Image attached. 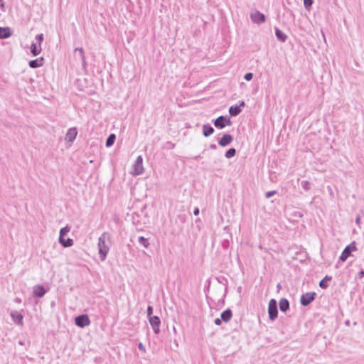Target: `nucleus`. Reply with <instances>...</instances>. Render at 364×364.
Here are the masks:
<instances>
[{
  "label": "nucleus",
  "mask_w": 364,
  "mask_h": 364,
  "mask_svg": "<svg viewBox=\"0 0 364 364\" xmlns=\"http://www.w3.org/2000/svg\"><path fill=\"white\" fill-rule=\"evenodd\" d=\"M110 235L107 232H103L98 239V250L101 261H104L109 250Z\"/></svg>",
  "instance_id": "1"
},
{
  "label": "nucleus",
  "mask_w": 364,
  "mask_h": 364,
  "mask_svg": "<svg viewBox=\"0 0 364 364\" xmlns=\"http://www.w3.org/2000/svg\"><path fill=\"white\" fill-rule=\"evenodd\" d=\"M144 171V168L143 166V159L141 156H139L132 166L130 173L133 176H139L142 174Z\"/></svg>",
  "instance_id": "2"
},
{
  "label": "nucleus",
  "mask_w": 364,
  "mask_h": 364,
  "mask_svg": "<svg viewBox=\"0 0 364 364\" xmlns=\"http://www.w3.org/2000/svg\"><path fill=\"white\" fill-rule=\"evenodd\" d=\"M70 228L67 225L60 230L59 242L65 247H71L73 245V240L70 238L63 240V237L70 232Z\"/></svg>",
  "instance_id": "3"
},
{
  "label": "nucleus",
  "mask_w": 364,
  "mask_h": 364,
  "mask_svg": "<svg viewBox=\"0 0 364 364\" xmlns=\"http://www.w3.org/2000/svg\"><path fill=\"white\" fill-rule=\"evenodd\" d=\"M268 314L269 319L272 321H274L277 317L278 311L277 306V301L274 299H272L269 302Z\"/></svg>",
  "instance_id": "4"
},
{
  "label": "nucleus",
  "mask_w": 364,
  "mask_h": 364,
  "mask_svg": "<svg viewBox=\"0 0 364 364\" xmlns=\"http://www.w3.org/2000/svg\"><path fill=\"white\" fill-rule=\"evenodd\" d=\"M75 324L81 328L89 326L90 324V321L87 315L83 314L79 316H77L75 319Z\"/></svg>",
  "instance_id": "5"
},
{
  "label": "nucleus",
  "mask_w": 364,
  "mask_h": 364,
  "mask_svg": "<svg viewBox=\"0 0 364 364\" xmlns=\"http://www.w3.org/2000/svg\"><path fill=\"white\" fill-rule=\"evenodd\" d=\"M355 250V242H353L344 249V250L342 252L340 256V259L343 262L346 261L347 258L350 255L351 252Z\"/></svg>",
  "instance_id": "6"
},
{
  "label": "nucleus",
  "mask_w": 364,
  "mask_h": 364,
  "mask_svg": "<svg viewBox=\"0 0 364 364\" xmlns=\"http://www.w3.org/2000/svg\"><path fill=\"white\" fill-rule=\"evenodd\" d=\"M250 18L254 23L257 24L265 21V16L258 11H252L250 13Z\"/></svg>",
  "instance_id": "7"
},
{
  "label": "nucleus",
  "mask_w": 364,
  "mask_h": 364,
  "mask_svg": "<svg viewBox=\"0 0 364 364\" xmlns=\"http://www.w3.org/2000/svg\"><path fill=\"white\" fill-rule=\"evenodd\" d=\"M316 293L315 292H307L301 296V304L303 306L309 305L311 301H313L315 299Z\"/></svg>",
  "instance_id": "8"
},
{
  "label": "nucleus",
  "mask_w": 364,
  "mask_h": 364,
  "mask_svg": "<svg viewBox=\"0 0 364 364\" xmlns=\"http://www.w3.org/2000/svg\"><path fill=\"white\" fill-rule=\"evenodd\" d=\"M230 124H231L230 119L224 116H220L214 122V125L216 127H218L220 129L224 128L225 127V125H230Z\"/></svg>",
  "instance_id": "9"
},
{
  "label": "nucleus",
  "mask_w": 364,
  "mask_h": 364,
  "mask_svg": "<svg viewBox=\"0 0 364 364\" xmlns=\"http://www.w3.org/2000/svg\"><path fill=\"white\" fill-rule=\"evenodd\" d=\"M149 323L152 326L154 333L156 334L159 333L160 331L159 326L161 323L159 318L156 316H150Z\"/></svg>",
  "instance_id": "10"
},
{
  "label": "nucleus",
  "mask_w": 364,
  "mask_h": 364,
  "mask_svg": "<svg viewBox=\"0 0 364 364\" xmlns=\"http://www.w3.org/2000/svg\"><path fill=\"white\" fill-rule=\"evenodd\" d=\"M11 317L13 321L17 325H23V315L17 311H12L11 312Z\"/></svg>",
  "instance_id": "11"
},
{
  "label": "nucleus",
  "mask_w": 364,
  "mask_h": 364,
  "mask_svg": "<svg viewBox=\"0 0 364 364\" xmlns=\"http://www.w3.org/2000/svg\"><path fill=\"white\" fill-rule=\"evenodd\" d=\"M77 134V129L75 127L70 128L68 130L65 139V141L72 143L76 138Z\"/></svg>",
  "instance_id": "12"
},
{
  "label": "nucleus",
  "mask_w": 364,
  "mask_h": 364,
  "mask_svg": "<svg viewBox=\"0 0 364 364\" xmlns=\"http://www.w3.org/2000/svg\"><path fill=\"white\" fill-rule=\"evenodd\" d=\"M233 140L232 135L229 134H224L218 141V144L221 146H225L230 144Z\"/></svg>",
  "instance_id": "13"
},
{
  "label": "nucleus",
  "mask_w": 364,
  "mask_h": 364,
  "mask_svg": "<svg viewBox=\"0 0 364 364\" xmlns=\"http://www.w3.org/2000/svg\"><path fill=\"white\" fill-rule=\"evenodd\" d=\"M46 292V291L42 285L38 284L33 287V294L38 298L43 297Z\"/></svg>",
  "instance_id": "14"
},
{
  "label": "nucleus",
  "mask_w": 364,
  "mask_h": 364,
  "mask_svg": "<svg viewBox=\"0 0 364 364\" xmlns=\"http://www.w3.org/2000/svg\"><path fill=\"white\" fill-rule=\"evenodd\" d=\"M245 102L242 101L240 102V106L235 105V106H231L229 109V113L231 116H237L241 112L240 106L244 107L245 106Z\"/></svg>",
  "instance_id": "15"
},
{
  "label": "nucleus",
  "mask_w": 364,
  "mask_h": 364,
  "mask_svg": "<svg viewBox=\"0 0 364 364\" xmlns=\"http://www.w3.org/2000/svg\"><path fill=\"white\" fill-rule=\"evenodd\" d=\"M12 31L9 27H0V39H4L10 37Z\"/></svg>",
  "instance_id": "16"
},
{
  "label": "nucleus",
  "mask_w": 364,
  "mask_h": 364,
  "mask_svg": "<svg viewBox=\"0 0 364 364\" xmlns=\"http://www.w3.org/2000/svg\"><path fill=\"white\" fill-rule=\"evenodd\" d=\"M43 58H39L36 60H31L29 62V66L32 68H36L41 67L43 65Z\"/></svg>",
  "instance_id": "17"
},
{
  "label": "nucleus",
  "mask_w": 364,
  "mask_h": 364,
  "mask_svg": "<svg viewBox=\"0 0 364 364\" xmlns=\"http://www.w3.org/2000/svg\"><path fill=\"white\" fill-rule=\"evenodd\" d=\"M31 53L33 56H36L41 52V46L37 43H33L31 46Z\"/></svg>",
  "instance_id": "18"
},
{
  "label": "nucleus",
  "mask_w": 364,
  "mask_h": 364,
  "mask_svg": "<svg viewBox=\"0 0 364 364\" xmlns=\"http://www.w3.org/2000/svg\"><path fill=\"white\" fill-rule=\"evenodd\" d=\"M214 132V129L209 124H204L203 126V134L205 136H209Z\"/></svg>",
  "instance_id": "19"
},
{
  "label": "nucleus",
  "mask_w": 364,
  "mask_h": 364,
  "mask_svg": "<svg viewBox=\"0 0 364 364\" xmlns=\"http://www.w3.org/2000/svg\"><path fill=\"white\" fill-rule=\"evenodd\" d=\"M279 306L282 311H286L289 307V304L287 299L283 298L279 300Z\"/></svg>",
  "instance_id": "20"
},
{
  "label": "nucleus",
  "mask_w": 364,
  "mask_h": 364,
  "mask_svg": "<svg viewBox=\"0 0 364 364\" xmlns=\"http://www.w3.org/2000/svg\"><path fill=\"white\" fill-rule=\"evenodd\" d=\"M232 316V311L230 309H227L225 311H224L221 315H220V317H221V319L225 321V322H228L230 321V319L231 318Z\"/></svg>",
  "instance_id": "21"
},
{
  "label": "nucleus",
  "mask_w": 364,
  "mask_h": 364,
  "mask_svg": "<svg viewBox=\"0 0 364 364\" xmlns=\"http://www.w3.org/2000/svg\"><path fill=\"white\" fill-rule=\"evenodd\" d=\"M275 35L278 40L282 42H284L287 38V36L278 28L275 29Z\"/></svg>",
  "instance_id": "22"
},
{
  "label": "nucleus",
  "mask_w": 364,
  "mask_h": 364,
  "mask_svg": "<svg viewBox=\"0 0 364 364\" xmlns=\"http://www.w3.org/2000/svg\"><path fill=\"white\" fill-rule=\"evenodd\" d=\"M331 279V276H326L322 280L319 282V287L322 289H326L328 287L327 284V281H330Z\"/></svg>",
  "instance_id": "23"
},
{
  "label": "nucleus",
  "mask_w": 364,
  "mask_h": 364,
  "mask_svg": "<svg viewBox=\"0 0 364 364\" xmlns=\"http://www.w3.org/2000/svg\"><path fill=\"white\" fill-rule=\"evenodd\" d=\"M75 52H78V53L80 54V56L82 59V65H83V66H85L86 64V61H85L83 49L82 48H77L75 49Z\"/></svg>",
  "instance_id": "24"
},
{
  "label": "nucleus",
  "mask_w": 364,
  "mask_h": 364,
  "mask_svg": "<svg viewBox=\"0 0 364 364\" xmlns=\"http://www.w3.org/2000/svg\"><path fill=\"white\" fill-rule=\"evenodd\" d=\"M115 139V135L114 134H111L107 139L106 146L107 147L111 146L114 143Z\"/></svg>",
  "instance_id": "25"
},
{
  "label": "nucleus",
  "mask_w": 364,
  "mask_h": 364,
  "mask_svg": "<svg viewBox=\"0 0 364 364\" xmlns=\"http://www.w3.org/2000/svg\"><path fill=\"white\" fill-rule=\"evenodd\" d=\"M138 241L141 245H143L146 248H147L149 246V242L148 240L142 236H140L138 238Z\"/></svg>",
  "instance_id": "26"
},
{
  "label": "nucleus",
  "mask_w": 364,
  "mask_h": 364,
  "mask_svg": "<svg viewBox=\"0 0 364 364\" xmlns=\"http://www.w3.org/2000/svg\"><path fill=\"white\" fill-rule=\"evenodd\" d=\"M236 154V150L234 148H231L228 149L225 153V157L228 159H230L233 157Z\"/></svg>",
  "instance_id": "27"
},
{
  "label": "nucleus",
  "mask_w": 364,
  "mask_h": 364,
  "mask_svg": "<svg viewBox=\"0 0 364 364\" xmlns=\"http://www.w3.org/2000/svg\"><path fill=\"white\" fill-rule=\"evenodd\" d=\"M6 6L4 0H0V16L6 11Z\"/></svg>",
  "instance_id": "28"
},
{
  "label": "nucleus",
  "mask_w": 364,
  "mask_h": 364,
  "mask_svg": "<svg viewBox=\"0 0 364 364\" xmlns=\"http://www.w3.org/2000/svg\"><path fill=\"white\" fill-rule=\"evenodd\" d=\"M301 186L306 191H309L311 188L310 183L308 181H303L301 182Z\"/></svg>",
  "instance_id": "29"
},
{
  "label": "nucleus",
  "mask_w": 364,
  "mask_h": 364,
  "mask_svg": "<svg viewBox=\"0 0 364 364\" xmlns=\"http://www.w3.org/2000/svg\"><path fill=\"white\" fill-rule=\"evenodd\" d=\"M314 3V0H304V4L306 9H309Z\"/></svg>",
  "instance_id": "30"
},
{
  "label": "nucleus",
  "mask_w": 364,
  "mask_h": 364,
  "mask_svg": "<svg viewBox=\"0 0 364 364\" xmlns=\"http://www.w3.org/2000/svg\"><path fill=\"white\" fill-rule=\"evenodd\" d=\"M36 42L38 45L41 46L43 40V35L41 33V34H39V35H37L36 37Z\"/></svg>",
  "instance_id": "31"
},
{
  "label": "nucleus",
  "mask_w": 364,
  "mask_h": 364,
  "mask_svg": "<svg viewBox=\"0 0 364 364\" xmlns=\"http://www.w3.org/2000/svg\"><path fill=\"white\" fill-rule=\"evenodd\" d=\"M252 77H253V74L252 73H247L245 75L244 78L246 80L250 81L252 79Z\"/></svg>",
  "instance_id": "32"
},
{
  "label": "nucleus",
  "mask_w": 364,
  "mask_h": 364,
  "mask_svg": "<svg viewBox=\"0 0 364 364\" xmlns=\"http://www.w3.org/2000/svg\"><path fill=\"white\" fill-rule=\"evenodd\" d=\"M152 312H153L152 306H149L147 308V315L149 318H150V316H151Z\"/></svg>",
  "instance_id": "33"
},
{
  "label": "nucleus",
  "mask_w": 364,
  "mask_h": 364,
  "mask_svg": "<svg viewBox=\"0 0 364 364\" xmlns=\"http://www.w3.org/2000/svg\"><path fill=\"white\" fill-rule=\"evenodd\" d=\"M275 193L276 192L274 191H269V192L266 193V198H269L272 197V196H274L275 194Z\"/></svg>",
  "instance_id": "34"
},
{
  "label": "nucleus",
  "mask_w": 364,
  "mask_h": 364,
  "mask_svg": "<svg viewBox=\"0 0 364 364\" xmlns=\"http://www.w3.org/2000/svg\"><path fill=\"white\" fill-rule=\"evenodd\" d=\"M138 348L140 350H141L143 353H145L146 352V349H145V347L141 343H139V345H138Z\"/></svg>",
  "instance_id": "35"
},
{
  "label": "nucleus",
  "mask_w": 364,
  "mask_h": 364,
  "mask_svg": "<svg viewBox=\"0 0 364 364\" xmlns=\"http://www.w3.org/2000/svg\"><path fill=\"white\" fill-rule=\"evenodd\" d=\"M355 223L358 225L360 224V217L358 215L355 218Z\"/></svg>",
  "instance_id": "36"
},
{
  "label": "nucleus",
  "mask_w": 364,
  "mask_h": 364,
  "mask_svg": "<svg viewBox=\"0 0 364 364\" xmlns=\"http://www.w3.org/2000/svg\"><path fill=\"white\" fill-rule=\"evenodd\" d=\"M221 320L222 319H220V318H215V321H214V323L216 324V325H220L221 323Z\"/></svg>",
  "instance_id": "37"
},
{
  "label": "nucleus",
  "mask_w": 364,
  "mask_h": 364,
  "mask_svg": "<svg viewBox=\"0 0 364 364\" xmlns=\"http://www.w3.org/2000/svg\"><path fill=\"white\" fill-rule=\"evenodd\" d=\"M193 214L198 215L199 214V208H196L193 211Z\"/></svg>",
  "instance_id": "38"
},
{
  "label": "nucleus",
  "mask_w": 364,
  "mask_h": 364,
  "mask_svg": "<svg viewBox=\"0 0 364 364\" xmlns=\"http://www.w3.org/2000/svg\"><path fill=\"white\" fill-rule=\"evenodd\" d=\"M210 148L211 149H215L217 148V146H216V145H215V144H211V145L210 146Z\"/></svg>",
  "instance_id": "39"
},
{
  "label": "nucleus",
  "mask_w": 364,
  "mask_h": 364,
  "mask_svg": "<svg viewBox=\"0 0 364 364\" xmlns=\"http://www.w3.org/2000/svg\"><path fill=\"white\" fill-rule=\"evenodd\" d=\"M359 274H360V277H363L364 276V271L363 270L360 271Z\"/></svg>",
  "instance_id": "40"
},
{
  "label": "nucleus",
  "mask_w": 364,
  "mask_h": 364,
  "mask_svg": "<svg viewBox=\"0 0 364 364\" xmlns=\"http://www.w3.org/2000/svg\"><path fill=\"white\" fill-rule=\"evenodd\" d=\"M277 288H280V284H279L277 285Z\"/></svg>",
  "instance_id": "41"
}]
</instances>
